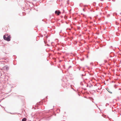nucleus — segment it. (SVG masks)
<instances>
[{"mask_svg": "<svg viewBox=\"0 0 121 121\" xmlns=\"http://www.w3.org/2000/svg\"><path fill=\"white\" fill-rule=\"evenodd\" d=\"M7 35V36H8V35Z\"/></svg>", "mask_w": 121, "mask_h": 121, "instance_id": "obj_7", "label": "nucleus"}, {"mask_svg": "<svg viewBox=\"0 0 121 121\" xmlns=\"http://www.w3.org/2000/svg\"><path fill=\"white\" fill-rule=\"evenodd\" d=\"M26 118H24L22 120V121H26Z\"/></svg>", "mask_w": 121, "mask_h": 121, "instance_id": "obj_3", "label": "nucleus"}, {"mask_svg": "<svg viewBox=\"0 0 121 121\" xmlns=\"http://www.w3.org/2000/svg\"><path fill=\"white\" fill-rule=\"evenodd\" d=\"M5 67L6 68V70H8L9 69V67L8 66L6 65L5 66Z\"/></svg>", "mask_w": 121, "mask_h": 121, "instance_id": "obj_4", "label": "nucleus"}, {"mask_svg": "<svg viewBox=\"0 0 121 121\" xmlns=\"http://www.w3.org/2000/svg\"><path fill=\"white\" fill-rule=\"evenodd\" d=\"M11 37L9 35L8 36L7 38H6L5 35H4L3 36V38L4 39L8 41H9L10 40V38Z\"/></svg>", "mask_w": 121, "mask_h": 121, "instance_id": "obj_1", "label": "nucleus"}, {"mask_svg": "<svg viewBox=\"0 0 121 121\" xmlns=\"http://www.w3.org/2000/svg\"><path fill=\"white\" fill-rule=\"evenodd\" d=\"M83 10L84 11H84V9H83Z\"/></svg>", "mask_w": 121, "mask_h": 121, "instance_id": "obj_6", "label": "nucleus"}, {"mask_svg": "<svg viewBox=\"0 0 121 121\" xmlns=\"http://www.w3.org/2000/svg\"><path fill=\"white\" fill-rule=\"evenodd\" d=\"M60 13V12L59 11H56L55 12V13L56 14H57L58 15H59Z\"/></svg>", "mask_w": 121, "mask_h": 121, "instance_id": "obj_2", "label": "nucleus"}, {"mask_svg": "<svg viewBox=\"0 0 121 121\" xmlns=\"http://www.w3.org/2000/svg\"><path fill=\"white\" fill-rule=\"evenodd\" d=\"M108 92H110V93H112V92H110V91H108Z\"/></svg>", "mask_w": 121, "mask_h": 121, "instance_id": "obj_5", "label": "nucleus"}]
</instances>
